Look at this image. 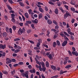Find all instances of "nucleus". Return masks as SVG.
Here are the masks:
<instances>
[{
  "mask_svg": "<svg viewBox=\"0 0 78 78\" xmlns=\"http://www.w3.org/2000/svg\"><path fill=\"white\" fill-rule=\"evenodd\" d=\"M71 16V15L70 14L69 12L68 11H66V13L64 15V18H65V19H66L68 17L70 16Z\"/></svg>",
  "mask_w": 78,
  "mask_h": 78,
  "instance_id": "1",
  "label": "nucleus"
},
{
  "mask_svg": "<svg viewBox=\"0 0 78 78\" xmlns=\"http://www.w3.org/2000/svg\"><path fill=\"white\" fill-rule=\"evenodd\" d=\"M59 0H50V1L48 2V3L52 5H54V3L52 2H55L56 1L58 2Z\"/></svg>",
  "mask_w": 78,
  "mask_h": 78,
  "instance_id": "2",
  "label": "nucleus"
},
{
  "mask_svg": "<svg viewBox=\"0 0 78 78\" xmlns=\"http://www.w3.org/2000/svg\"><path fill=\"white\" fill-rule=\"evenodd\" d=\"M50 52H47L46 54L47 56L49 55V58L50 60H51L52 59V55H51V54H50Z\"/></svg>",
  "mask_w": 78,
  "mask_h": 78,
  "instance_id": "3",
  "label": "nucleus"
},
{
  "mask_svg": "<svg viewBox=\"0 0 78 78\" xmlns=\"http://www.w3.org/2000/svg\"><path fill=\"white\" fill-rule=\"evenodd\" d=\"M6 48V45H3L2 44H0V49H4Z\"/></svg>",
  "mask_w": 78,
  "mask_h": 78,
  "instance_id": "4",
  "label": "nucleus"
},
{
  "mask_svg": "<svg viewBox=\"0 0 78 78\" xmlns=\"http://www.w3.org/2000/svg\"><path fill=\"white\" fill-rule=\"evenodd\" d=\"M67 43H68V41H64V42H63V43H62V46L63 47L65 46L67 44Z\"/></svg>",
  "mask_w": 78,
  "mask_h": 78,
  "instance_id": "5",
  "label": "nucleus"
},
{
  "mask_svg": "<svg viewBox=\"0 0 78 78\" xmlns=\"http://www.w3.org/2000/svg\"><path fill=\"white\" fill-rule=\"evenodd\" d=\"M2 34L3 37H7V34L5 32H3V34Z\"/></svg>",
  "mask_w": 78,
  "mask_h": 78,
  "instance_id": "6",
  "label": "nucleus"
},
{
  "mask_svg": "<svg viewBox=\"0 0 78 78\" xmlns=\"http://www.w3.org/2000/svg\"><path fill=\"white\" fill-rule=\"evenodd\" d=\"M51 68L52 69L54 70H56V67L55 66H53V65H51Z\"/></svg>",
  "mask_w": 78,
  "mask_h": 78,
  "instance_id": "7",
  "label": "nucleus"
},
{
  "mask_svg": "<svg viewBox=\"0 0 78 78\" xmlns=\"http://www.w3.org/2000/svg\"><path fill=\"white\" fill-rule=\"evenodd\" d=\"M35 60L36 61V63H37V64L39 65H40V64L41 63H44V62H41L38 61H37V58H35Z\"/></svg>",
  "mask_w": 78,
  "mask_h": 78,
  "instance_id": "8",
  "label": "nucleus"
},
{
  "mask_svg": "<svg viewBox=\"0 0 78 78\" xmlns=\"http://www.w3.org/2000/svg\"><path fill=\"white\" fill-rule=\"evenodd\" d=\"M23 30L21 28H20V29H19V30L18 31V34H20V33L21 34H22L23 33Z\"/></svg>",
  "mask_w": 78,
  "mask_h": 78,
  "instance_id": "9",
  "label": "nucleus"
},
{
  "mask_svg": "<svg viewBox=\"0 0 78 78\" xmlns=\"http://www.w3.org/2000/svg\"><path fill=\"white\" fill-rule=\"evenodd\" d=\"M29 72L31 73H36V71H35V69H33V70H30Z\"/></svg>",
  "mask_w": 78,
  "mask_h": 78,
  "instance_id": "10",
  "label": "nucleus"
},
{
  "mask_svg": "<svg viewBox=\"0 0 78 78\" xmlns=\"http://www.w3.org/2000/svg\"><path fill=\"white\" fill-rule=\"evenodd\" d=\"M18 3H19V4H20V6H21V7H24V3H23L21 2H18Z\"/></svg>",
  "mask_w": 78,
  "mask_h": 78,
  "instance_id": "11",
  "label": "nucleus"
},
{
  "mask_svg": "<svg viewBox=\"0 0 78 78\" xmlns=\"http://www.w3.org/2000/svg\"><path fill=\"white\" fill-rule=\"evenodd\" d=\"M24 16H25V17H26L28 19L29 18V15L28 13H25V14H24Z\"/></svg>",
  "mask_w": 78,
  "mask_h": 78,
  "instance_id": "12",
  "label": "nucleus"
},
{
  "mask_svg": "<svg viewBox=\"0 0 78 78\" xmlns=\"http://www.w3.org/2000/svg\"><path fill=\"white\" fill-rule=\"evenodd\" d=\"M54 12H55V13L56 14H58V9H55V10H54Z\"/></svg>",
  "mask_w": 78,
  "mask_h": 78,
  "instance_id": "13",
  "label": "nucleus"
},
{
  "mask_svg": "<svg viewBox=\"0 0 78 78\" xmlns=\"http://www.w3.org/2000/svg\"><path fill=\"white\" fill-rule=\"evenodd\" d=\"M47 23L49 25H51L52 24V21L50 20H47Z\"/></svg>",
  "mask_w": 78,
  "mask_h": 78,
  "instance_id": "14",
  "label": "nucleus"
},
{
  "mask_svg": "<svg viewBox=\"0 0 78 78\" xmlns=\"http://www.w3.org/2000/svg\"><path fill=\"white\" fill-rule=\"evenodd\" d=\"M42 18V13H40L39 15V16H38V19H40Z\"/></svg>",
  "mask_w": 78,
  "mask_h": 78,
  "instance_id": "15",
  "label": "nucleus"
},
{
  "mask_svg": "<svg viewBox=\"0 0 78 78\" xmlns=\"http://www.w3.org/2000/svg\"><path fill=\"white\" fill-rule=\"evenodd\" d=\"M55 43L57 44V45L58 46H60V41H59L58 40Z\"/></svg>",
  "mask_w": 78,
  "mask_h": 78,
  "instance_id": "16",
  "label": "nucleus"
},
{
  "mask_svg": "<svg viewBox=\"0 0 78 78\" xmlns=\"http://www.w3.org/2000/svg\"><path fill=\"white\" fill-rule=\"evenodd\" d=\"M45 66L47 67H49V63L48 62H46V63H45Z\"/></svg>",
  "mask_w": 78,
  "mask_h": 78,
  "instance_id": "17",
  "label": "nucleus"
},
{
  "mask_svg": "<svg viewBox=\"0 0 78 78\" xmlns=\"http://www.w3.org/2000/svg\"><path fill=\"white\" fill-rule=\"evenodd\" d=\"M70 4L73 5H75V3L74 1H71V2H70Z\"/></svg>",
  "mask_w": 78,
  "mask_h": 78,
  "instance_id": "18",
  "label": "nucleus"
},
{
  "mask_svg": "<svg viewBox=\"0 0 78 78\" xmlns=\"http://www.w3.org/2000/svg\"><path fill=\"white\" fill-rule=\"evenodd\" d=\"M63 34H65V35L66 36H68V37H70V35L68 34V33L66 32L65 31L63 32Z\"/></svg>",
  "mask_w": 78,
  "mask_h": 78,
  "instance_id": "19",
  "label": "nucleus"
},
{
  "mask_svg": "<svg viewBox=\"0 0 78 78\" xmlns=\"http://www.w3.org/2000/svg\"><path fill=\"white\" fill-rule=\"evenodd\" d=\"M41 65L42 66V67H45L44 66H45V64L44 62L40 63V65H39L41 66Z\"/></svg>",
  "mask_w": 78,
  "mask_h": 78,
  "instance_id": "20",
  "label": "nucleus"
},
{
  "mask_svg": "<svg viewBox=\"0 0 78 78\" xmlns=\"http://www.w3.org/2000/svg\"><path fill=\"white\" fill-rule=\"evenodd\" d=\"M56 45V43L55 42H54L52 43V46L54 48L55 47V45Z\"/></svg>",
  "mask_w": 78,
  "mask_h": 78,
  "instance_id": "21",
  "label": "nucleus"
},
{
  "mask_svg": "<svg viewBox=\"0 0 78 78\" xmlns=\"http://www.w3.org/2000/svg\"><path fill=\"white\" fill-rule=\"evenodd\" d=\"M39 11L42 12H44V10L41 8H39Z\"/></svg>",
  "mask_w": 78,
  "mask_h": 78,
  "instance_id": "22",
  "label": "nucleus"
},
{
  "mask_svg": "<svg viewBox=\"0 0 78 78\" xmlns=\"http://www.w3.org/2000/svg\"><path fill=\"white\" fill-rule=\"evenodd\" d=\"M15 15L13 14H11V18L12 19H14L15 18Z\"/></svg>",
  "mask_w": 78,
  "mask_h": 78,
  "instance_id": "23",
  "label": "nucleus"
},
{
  "mask_svg": "<svg viewBox=\"0 0 78 78\" xmlns=\"http://www.w3.org/2000/svg\"><path fill=\"white\" fill-rule=\"evenodd\" d=\"M70 10H71V11H72L74 12L75 10V8H74L72 7L70 8Z\"/></svg>",
  "mask_w": 78,
  "mask_h": 78,
  "instance_id": "24",
  "label": "nucleus"
},
{
  "mask_svg": "<svg viewBox=\"0 0 78 78\" xmlns=\"http://www.w3.org/2000/svg\"><path fill=\"white\" fill-rule=\"evenodd\" d=\"M24 76H26L27 78H29V76H28V74L27 73L24 74Z\"/></svg>",
  "mask_w": 78,
  "mask_h": 78,
  "instance_id": "25",
  "label": "nucleus"
},
{
  "mask_svg": "<svg viewBox=\"0 0 78 78\" xmlns=\"http://www.w3.org/2000/svg\"><path fill=\"white\" fill-rule=\"evenodd\" d=\"M52 22L53 23H54V24H55V25H58L57 23L54 20H53L52 21Z\"/></svg>",
  "mask_w": 78,
  "mask_h": 78,
  "instance_id": "26",
  "label": "nucleus"
},
{
  "mask_svg": "<svg viewBox=\"0 0 78 78\" xmlns=\"http://www.w3.org/2000/svg\"><path fill=\"white\" fill-rule=\"evenodd\" d=\"M8 9L10 10H12V8L11 7V6L10 5H8Z\"/></svg>",
  "mask_w": 78,
  "mask_h": 78,
  "instance_id": "27",
  "label": "nucleus"
},
{
  "mask_svg": "<svg viewBox=\"0 0 78 78\" xmlns=\"http://www.w3.org/2000/svg\"><path fill=\"white\" fill-rule=\"evenodd\" d=\"M70 67H71V65H67L66 66H65V68L66 69H68Z\"/></svg>",
  "mask_w": 78,
  "mask_h": 78,
  "instance_id": "28",
  "label": "nucleus"
},
{
  "mask_svg": "<svg viewBox=\"0 0 78 78\" xmlns=\"http://www.w3.org/2000/svg\"><path fill=\"white\" fill-rule=\"evenodd\" d=\"M38 23V20L37 19H36L34 20V23L37 24Z\"/></svg>",
  "mask_w": 78,
  "mask_h": 78,
  "instance_id": "29",
  "label": "nucleus"
},
{
  "mask_svg": "<svg viewBox=\"0 0 78 78\" xmlns=\"http://www.w3.org/2000/svg\"><path fill=\"white\" fill-rule=\"evenodd\" d=\"M20 51V50H19V49H16V51H12L15 52L14 53H16Z\"/></svg>",
  "mask_w": 78,
  "mask_h": 78,
  "instance_id": "30",
  "label": "nucleus"
},
{
  "mask_svg": "<svg viewBox=\"0 0 78 78\" xmlns=\"http://www.w3.org/2000/svg\"><path fill=\"white\" fill-rule=\"evenodd\" d=\"M20 41V38H16L14 39V41Z\"/></svg>",
  "mask_w": 78,
  "mask_h": 78,
  "instance_id": "31",
  "label": "nucleus"
},
{
  "mask_svg": "<svg viewBox=\"0 0 78 78\" xmlns=\"http://www.w3.org/2000/svg\"><path fill=\"white\" fill-rule=\"evenodd\" d=\"M40 69H42L43 70L44 72L46 70V68L45 67H42V68H40Z\"/></svg>",
  "mask_w": 78,
  "mask_h": 78,
  "instance_id": "32",
  "label": "nucleus"
},
{
  "mask_svg": "<svg viewBox=\"0 0 78 78\" xmlns=\"http://www.w3.org/2000/svg\"><path fill=\"white\" fill-rule=\"evenodd\" d=\"M64 73L63 72V70H60V75H62L63 74V73Z\"/></svg>",
  "mask_w": 78,
  "mask_h": 78,
  "instance_id": "33",
  "label": "nucleus"
},
{
  "mask_svg": "<svg viewBox=\"0 0 78 78\" xmlns=\"http://www.w3.org/2000/svg\"><path fill=\"white\" fill-rule=\"evenodd\" d=\"M16 26H12V29H13V30L14 31L15 30H16Z\"/></svg>",
  "mask_w": 78,
  "mask_h": 78,
  "instance_id": "34",
  "label": "nucleus"
},
{
  "mask_svg": "<svg viewBox=\"0 0 78 78\" xmlns=\"http://www.w3.org/2000/svg\"><path fill=\"white\" fill-rule=\"evenodd\" d=\"M23 64H24V63L22 62H20L18 63V64L21 65H23Z\"/></svg>",
  "mask_w": 78,
  "mask_h": 78,
  "instance_id": "35",
  "label": "nucleus"
},
{
  "mask_svg": "<svg viewBox=\"0 0 78 78\" xmlns=\"http://www.w3.org/2000/svg\"><path fill=\"white\" fill-rule=\"evenodd\" d=\"M29 24H31V21H26V23Z\"/></svg>",
  "mask_w": 78,
  "mask_h": 78,
  "instance_id": "36",
  "label": "nucleus"
},
{
  "mask_svg": "<svg viewBox=\"0 0 78 78\" xmlns=\"http://www.w3.org/2000/svg\"><path fill=\"white\" fill-rule=\"evenodd\" d=\"M2 72L5 74L8 75V72H6V71H3Z\"/></svg>",
  "mask_w": 78,
  "mask_h": 78,
  "instance_id": "37",
  "label": "nucleus"
},
{
  "mask_svg": "<svg viewBox=\"0 0 78 78\" xmlns=\"http://www.w3.org/2000/svg\"><path fill=\"white\" fill-rule=\"evenodd\" d=\"M40 45L41 43L37 42V45H36V46L37 47H39V46H40Z\"/></svg>",
  "mask_w": 78,
  "mask_h": 78,
  "instance_id": "38",
  "label": "nucleus"
},
{
  "mask_svg": "<svg viewBox=\"0 0 78 78\" xmlns=\"http://www.w3.org/2000/svg\"><path fill=\"white\" fill-rule=\"evenodd\" d=\"M17 56V55L16 53H13L12 54V56L13 57H16Z\"/></svg>",
  "mask_w": 78,
  "mask_h": 78,
  "instance_id": "39",
  "label": "nucleus"
},
{
  "mask_svg": "<svg viewBox=\"0 0 78 78\" xmlns=\"http://www.w3.org/2000/svg\"><path fill=\"white\" fill-rule=\"evenodd\" d=\"M11 62H12V61H11V60H9L6 62V63L7 64H10V63H11Z\"/></svg>",
  "mask_w": 78,
  "mask_h": 78,
  "instance_id": "40",
  "label": "nucleus"
},
{
  "mask_svg": "<svg viewBox=\"0 0 78 78\" xmlns=\"http://www.w3.org/2000/svg\"><path fill=\"white\" fill-rule=\"evenodd\" d=\"M11 21L13 22V23H15V19H14V18H12V19H11Z\"/></svg>",
  "mask_w": 78,
  "mask_h": 78,
  "instance_id": "41",
  "label": "nucleus"
},
{
  "mask_svg": "<svg viewBox=\"0 0 78 78\" xmlns=\"http://www.w3.org/2000/svg\"><path fill=\"white\" fill-rule=\"evenodd\" d=\"M15 70H13L12 71V73H12V75H14V74H15Z\"/></svg>",
  "mask_w": 78,
  "mask_h": 78,
  "instance_id": "42",
  "label": "nucleus"
},
{
  "mask_svg": "<svg viewBox=\"0 0 78 78\" xmlns=\"http://www.w3.org/2000/svg\"><path fill=\"white\" fill-rule=\"evenodd\" d=\"M60 10H61V11L63 13H65V12H64V10L62 8H60Z\"/></svg>",
  "mask_w": 78,
  "mask_h": 78,
  "instance_id": "43",
  "label": "nucleus"
},
{
  "mask_svg": "<svg viewBox=\"0 0 78 78\" xmlns=\"http://www.w3.org/2000/svg\"><path fill=\"white\" fill-rule=\"evenodd\" d=\"M64 37L65 38V40H67L68 41H69V39L66 36H65V37Z\"/></svg>",
  "mask_w": 78,
  "mask_h": 78,
  "instance_id": "44",
  "label": "nucleus"
},
{
  "mask_svg": "<svg viewBox=\"0 0 78 78\" xmlns=\"http://www.w3.org/2000/svg\"><path fill=\"white\" fill-rule=\"evenodd\" d=\"M59 28V27H58V25L55 26V29L58 30Z\"/></svg>",
  "mask_w": 78,
  "mask_h": 78,
  "instance_id": "45",
  "label": "nucleus"
},
{
  "mask_svg": "<svg viewBox=\"0 0 78 78\" xmlns=\"http://www.w3.org/2000/svg\"><path fill=\"white\" fill-rule=\"evenodd\" d=\"M72 54H73V55H74V54H76V53H78V52H77V51H76L75 52V51H72Z\"/></svg>",
  "mask_w": 78,
  "mask_h": 78,
  "instance_id": "46",
  "label": "nucleus"
},
{
  "mask_svg": "<svg viewBox=\"0 0 78 78\" xmlns=\"http://www.w3.org/2000/svg\"><path fill=\"white\" fill-rule=\"evenodd\" d=\"M45 11H48V7L47 6L45 7Z\"/></svg>",
  "mask_w": 78,
  "mask_h": 78,
  "instance_id": "47",
  "label": "nucleus"
},
{
  "mask_svg": "<svg viewBox=\"0 0 78 78\" xmlns=\"http://www.w3.org/2000/svg\"><path fill=\"white\" fill-rule=\"evenodd\" d=\"M65 34H64L62 33H61L60 34V36H62V37H65V36H65Z\"/></svg>",
  "mask_w": 78,
  "mask_h": 78,
  "instance_id": "48",
  "label": "nucleus"
},
{
  "mask_svg": "<svg viewBox=\"0 0 78 78\" xmlns=\"http://www.w3.org/2000/svg\"><path fill=\"white\" fill-rule=\"evenodd\" d=\"M68 53H69V55L72 56V53H71L70 51L69 50V51H68Z\"/></svg>",
  "mask_w": 78,
  "mask_h": 78,
  "instance_id": "49",
  "label": "nucleus"
},
{
  "mask_svg": "<svg viewBox=\"0 0 78 78\" xmlns=\"http://www.w3.org/2000/svg\"><path fill=\"white\" fill-rule=\"evenodd\" d=\"M70 39H71L72 40H74V37H73V36H70Z\"/></svg>",
  "mask_w": 78,
  "mask_h": 78,
  "instance_id": "50",
  "label": "nucleus"
},
{
  "mask_svg": "<svg viewBox=\"0 0 78 78\" xmlns=\"http://www.w3.org/2000/svg\"><path fill=\"white\" fill-rule=\"evenodd\" d=\"M26 3L27 5H29V2L27 0H26L25 2Z\"/></svg>",
  "mask_w": 78,
  "mask_h": 78,
  "instance_id": "51",
  "label": "nucleus"
},
{
  "mask_svg": "<svg viewBox=\"0 0 78 78\" xmlns=\"http://www.w3.org/2000/svg\"><path fill=\"white\" fill-rule=\"evenodd\" d=\"M19 65V64H15L14 65H13V66H14V67H16L18 66Z\"/></svg>",
  "mask_w": 78,
  "mask_h": 78,
  "instance_id": "52",
  "label": "nucleus"
},
{
  "mask_svg": "<svg viewBox=\"0 0 78 78\" xmlns=\"http://www.w3.org/2000/svg\"><path fill=\"white\" fill-rule=\"evenodd\" d=\"M2 57H4L5 56V55H6V54L5 52H3L2 54Z\"/></svg>",
  "mask_w": 78,
  "mask_h": 78,
  "instance_id": "53",
  "label": "nucleus"
},
{
  "mask_svg": "<svg viewBox=\"0 0 78 78\" xmlns=\"http://www.w3.org/2000/svg\"><path fill=\"white\" fill-rule=\"evenodd\" d=\"M56 70H57L58 71H60V68L59 67H57V69H56Z\"/></svg>",
  "mask_w": 78,
  "mask_h": 78,
  "instance_id": "54",
  "label": "nucleus"
},
{
  "mask_svg": "<svg viewBox=\"0 0 78 78\" xmlns=\"http://www.w3.org/2000/svg\"><path fill=\"white\" fill-rule=\"evenodd\" d=\"M64 7H65L66 9H67L68 10H69V8H69V7H68V6L67 5H65Z\"/></svg>",
  "mask_w": 78,
  "mask_h": 78,
  "instance_id": "55",
  "label": "nucleus"
},
{
  "mask_svg": "<svg viewBox=\"0 0 78 78\" xmlns=\"http://www.w3.org/2000/svg\"><path fill=\"white\" fill-rule=\"evenodd\" d=\"M57 30H56V29H51V31H52L53 32H55L57 31Z\"/></svg>",
  "mask_w": 78,
  "mask_h": 78,
  "instance_id": "56",
  "label": "nucleus"
},
{
  "mask_svg": "<svg viewBox=\"0 0 78 78\" xmlns=\"http://www.w3.org/2000/svg\"><path fill=\"white\" fill-rule=\"evenodd\" d=\"M72 51H75V48L74 47H72Z\"/></svg>",
  "mask_w": 78,
  "mask_h": 78,
  "instance_id": "57",
  "label": "nucleus"
},
{
  "mask_svg": "<svg viewBox=\"0 0 78 78\" xmlns=\"http://www.w3.org/2000/svg\"><path fill=\"white\" fill-rule=\"evenodd\" d=\"M37 4L39 5H43V3H41L40 2H37Z\"/></svg>",
  "mask_w": 78,
  "mask_h": 78,
  "instance_id": "58",
  "label": "nucleus"
},
{
  "mask_svg": "<svg viewBox=\"0 0 78 78\" xmlns=\"http://www.w3.org/2000/svg\"><path fill=\"white\" fill-rule=\"evenodd\" d=\"M9 12L10 13H12L13 14L15 13V12H14V11L13 10L10 11H9Z\"/></svg>",
  "mask_w": 78,
  "mask_h": 78,
  "instance_id": "59",
  "label": "nucleus"
},
{
  "mask_svg": "<svg viewBox=\"0 0 78 78\" xmlns=\"http://www.w3.org/2000/svg\"><path fill=\"white\" fill-rule=\"evenodd\" d=\"M27 33L29 34L30 32H31V30L30 29H29L28 30H27Z\"/></svg>",
  "mask_w": 78,
  "mask_h": 78,
  "instance_id": "60",
  "label": "nucleus"
},
{
  "mask_svg": "<svg viewBox=\"0 0 78 78\" xmlns=\"http://www.w3.org/2000/svg\"><path fill=\"white\" fill-rule=\"evenodd\" d=\"M31 27L32 28V29H34V24H31Z\"/></svg>",
  "mask_w": 78,
  "mask_h": 78,
  "instance_id": "61",
  "label": "nucleus"
},
{
  "mask_svg": "<svg viewBox=\"0 0 78 78\" xmlns=\"http://www.w3.org/2000/svg\"><path fill=\"white\" fill-rule=\"evenodd\" d=\"M68 60H69V57H66V58L65 60V61H68Z\"/></svg>",
  "mask_w": 78,
  "mask_h": 78,
  "instance_id": "62",
  "label": "nucleus"
},
{
  "mask_svg": "<svg viewBox=\"0 0 78 78\" xmlns=\"http://www.w3.org/2000/svg\"><path fill=\"white\" fill-rule=\"evenodd\" d=\"M2 72H0V78H2Z\"/></svg>",
  "mask_w": 78,
  "mask_h": 78,
  "instance_id": "63",
  "label": "nucleus"
},
{
  "mask_svg": "<svg viewBox=\"0 0 78 78\" xmlns=\"http://www.w3.org/2000/svg\"><path fill=\"white\" fill-rule=\"evenodd\" d=\"M69 44L70 45H73V43L72 42H70L69 43Z\"/></svg>",
  "mask_w": 78,
  "mask_h": 78,
  "instance_id": "64",
  "label": "nucleus"
}]
</instances>
